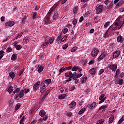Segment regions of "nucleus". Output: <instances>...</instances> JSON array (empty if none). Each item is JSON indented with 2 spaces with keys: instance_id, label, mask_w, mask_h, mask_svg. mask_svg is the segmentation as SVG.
Returning <instances> with one entry per match:
<instances>
[{
  "instance_id": "obj_1",
  "label": "nucleus",
  "mask_w": 124,
  "mask_h": 124,
  "mask_svg": "<svg viewBox=\"0 0 124 124\" xmlns=\"http://www.w3.org/2000/svg\"><path fill=\"white\" fill-rule=\"evenodd\" d=\"M124 24V18L119 16L114 22V25L110 26L108 30V32L114 34L115 31L120 30Z\"/></svg>"
},
{
  "instance_id": "obj_2",
  "label": "nucleus",
  "mask_w": 124,
  "mask_h": 124,
  "mask_svg": "<svg viewBox=\"0 0 124 124\" xmlns=\"http://www.w3.org/2000/svg\"><path fill=\"white\" fill-rule=\"evenodd\" d=\"M52 82V79L50 78L45 79L44 81H42L40 84V93H43L45 91H46V87H48L49 84H51Z\"/></svg>"
},
{
  "instance_id": "obj_3",
  "label": "nucleus",
  "mask_w": 124,
  "mask_h": 124,
  "mask_svg": "<svg viewBox=\"0 0 124 124\" xmlns=\"http://www.w3.org/2000/svg\"><path fill=\"white\" fill-rule=\"evenodd\" d=\"M99 53V50L97 48H94L91 52L92 56L93 58H96Z\"/></svg>"
},
{
  "instance_id": "obj_4",
  "label": "nucleus",
  "mask_w": 124,
  "mask_h": 124,
  "mask_svg": "<svg viewBox=\"0 0 124 124\" xmlns=\"http://www.w3.org/2000/svg\"><path fill=\"white\" fill-rule=\"evenodd\" d=\"M103 9H104V8L103 5L98 6L96 10L97 14H100L103 11Z\"/></svg>"
},
{
  "instance_id": "obj_5",
  "label": "nucleus",
  "mask_w": 124,
  "mask_h": 124,
  "mask_svg": "<svg viewBox=\"0 0 124 124\" xmlns=\"http://www.w3.org/2000/svg\"><path fill=\"white\" fill-rule=\"evenodd\" d=\"M40 87V81H37L36 83L33 86V91L34 92L37 91Z\"/></svg>"
},
{
  "instance_id": "obj_6",
  "label": "nucleus",
  "mask_w": 124,
  "mask_h": 124,
  "mask_svg": "<svg viewBox=\"0 0 124 124\" xmlns=\"http://www.w3.org/2000/svg\"><path fill=\"white\" fill-rule=\"evenodd\" d=\"M60 11H57L54 13L53 16H52L53 20H58L60 18Z\"/></svg>"
},
{
  "instance_id": "obj_7",
  "label": "nucleus",
  "mask_w": 124,
  "mask_h": 124,
  "mask_svg": "<svg viewBox=\"0 0 124 124\" xmlns=\"http://www.w3.org/2000/svg\"><path fill=\"white\" fill-rule=\"evenodd\" d=\"M50 16L47 15L44 19V22L46 25H49L51 23V20L50 19Z\"/></svg>"
},
{
  "instance_id": "obj_8",
  "label": "nucleus",
  "mask_w": 124,
  "mask_h": 124,
  "mask_svg": "<svg viewBox=\"0 0 124 124\" xmlns=\"http://www.w3.org/2000/svg\"><path fill=\"white\" fill-rule=\"evenodd\" d=\"M15 25L14 21H9L5 24V27H13Z\"/></svg>"
},
{
  "instance_id": "obj_9",
  "label": "nucleus",
  "mask_w": 124,
  "mask_h": 124,
  "mask_svg": "<svg viewBox=\"0 0 124 124\" xmlns=\"http://www.w3.org/2000/svg\"><path fill=\"white\" fill-rule=\"evenodd\" d=\"M120 55H121V51L116 50L114 52H113L112 57L113 59H116V58H118Z\"/></svg>"
},
{
  "instance_id": "obj_10",
  "label": "nucleus",
  "mask_w": 124,
  "mask_h": 124,
  "mask_svg": "<svg viewBox=\"0 0 124 124\" xmlns=\"http://www.w3.org/2000/svg\"><path fill=\"white\" fill-rule=\"evenodd\" d=\"M106 55H107V53L106 52H103L98 58V62L101 61L102 60H103V59H105V57H106Z\"/></svg>"
},
{
  "instance_id": "obj_11",
  "label": "nucleus",
  "mask_w": 124,
  "mask_h": 124,
  "mask_svg": "<svg viewBox=\"0 0 124 124\" xmlns=\"http://www.w3.org/2000/svg\"><path fill=\"white\" fill-rule=\"evenodd\" d=\"M108 68L110 69V70H112V71H116L117 70V65L116 64H111L109 66H108Z\"/></svg>"
},
{
  "instance_id": "obj_12",
  "label": "nucleus",
  "mask_w": 124,
  "mask_h": 124,
  "mask_svg": "<svg viewBox=\"0 0 124 124\" xmlns=\"http://www.w3.org/2000/svg\"><path fill=\"white\" fill-rule=\"evenodd\" d=\"M90 74L91 75H95L96 73V68H92L89 70Z\"/></svg>"
},
{
  "instance_id": "obj_13",
  "label": "nucleus",
  "mask_w": 124,
  "mask_h": 124,
  "mask_svg": "<svg viewBox=\"0 0 124 124\" xmlns=\"http://www.w3.org/2000/svg\"><path fill=\"white\" fill-rule=\"evenodd\" d=\"M124 37L122 36L121 35H119L117 37V41L119 43H123L124 42Z\"/></svg>"
},
{
  "instance_id": "obj_14",
  "label": "nucleus",
  "mask_w": 124,
  "mask_h": 124,
  "mask_svg": "<svg viewBox=\"0 0 124 124\" xmlns=\"http://www.w3.org/2000/svg\"><path fill=\"white\" fill-rule=\"evenodd\" d=\"M76 106V102L72 101L69 105V108H71L72 109H74L75 106Z\"/></svg>"
},
{
  "instance_id": "obj_15",
  "label": "nucleus",
  "mask_w": 124,
  "mask_h": 124,
  "mask_svg": "<svg viewBox=\"0 0 124 124\" xmlns=\"http://www.w3.org/2000/svg\"><path fill=\"white\" fill-rule=\"evenodd\" d=\"M24 95L25 93L24 90H21L19 93H18V97H19V98H22V97H24Z\"/></svg>"
},
{
  "instance_id": "obj_16",
  "label": "nucleus",
  "mask_w": 124,
  "mask_h": 124,
  "mask_svg": "<svg viewBox=\"0 0 124 124\" xmlns=\"http://www.w3.org/2000/svg\"><path fill=\"white\" fill-rule=\"evenodd\" d=\"M96 106V103L95 102H93L91 105L88 106L89 108L91 109V110H93V109L94 108V107Z\"/></svg>"
},
{
  "instance_id": "obj_17",
  "label": "nucleus",
  "mask_w": 124,
  "mask_h": 124,
  "mask_svg": "<svg viewBox=\"0 0 124 124\" xmlns=\"http://www.w3.org/2000/svg\"><path fill=\"white\" fill-rule=\"evenodd\" d=\"M56 9V7L55 6H53L49 11L47 15H49V16H51V15L52 14V13L54 12V10Z\"/></svg>"
},
{
  "instance_id": "obj_18",
  "label": "nucleus",
  "mask_w": 124,
  "mask_h": 124,
  "mask_svg": "<svg viewBox=\"0 0 124 124\" xmlns=\"http://www.w3.org/2000/svg\"><path fill=\"white\" fill-rule=\"evenodd\" d=\"M55 41V37H52L50 39H48V45H50V44H53L54 43V41Z\"/></svg>"
},
{
  "instance_id": "obj_19",
  "label": "nucleus",
  "mask_w": 124,
  "mask_h": 124,
  "mask_svg": "<svg viewBox=\"0 0 124 124\" xmlns=\"http://www.w3.org/2000/svg\"><path fill=\"white\" fill-rule=\"evenodd\" d=\"M46 115V112H45V110L44 109H42L39 112V115L41 117H43V116H45Z\"/></svg>"
},
{
  "instance_id": "obj_20",
  "label": "nucleus",
  "mask_w": 124,
  "mask_h": 124,
  "mask_svg": "<svg viewBox=\"0 0 124 124\" xmlns=\"http://www.w3.org/2000/svg\"><path fill=\"white\" fill-rule=\"evenodd\" d=\"M66 96V94H60L58 98H59V99H60L61 100H62V99H64V98H65Z\"/></svg>"
},
{
  "instance_id": "obj_21",
  "label": "nucleus",
  "mask_w": 124,
  "mask_h": 124,
  "mask_svg": "<svg viewBox=\"0 0 124 124\" xmlns=\"http://www.w3.org/2000/svg\"><path fill=\"white\" fill-rule=\"evenodd\" d=\"M47 44L49 45V43H48V37H46V38L45 39V43H43L42 45L44 47H46Z\"/></svg>"
},
{
  "instance_id": "obj_22",
  "label": "nucleus",
  "mask_w": 124,
  "mask_h": 124,
  "mask_svg": "<svg viewBox=\"0 0 124 124\" xmlns=\"http://www.w3.org/2000/svg\"><path fill=\"white\" fill-rule=\"evenodd\" d=\"M25 121H26V116H23L19 122V124H25Z\"/></svg>"
},
{
  "instance_id": "obj_23",
  "label": "nucleus",
  "mask_w": 124,
  "mask_h": 124,
  "mask_svg": "<svg viewBox=\"0 0 124 124\" xmlns=\"http://www.w3.org/2000/svg\"><path fill=\"white\" fill-rule=\"evenodd\" d=\"M86 109L87 108H82L78 112V115H82V114H83V113H84V112H85V111H86Z\"/></svg>"
},
{
  "instance_id": "obj_24",
  "label": "nucleus",
  "mask_w": 124,
  "mask_h": 124,
  "mask_svg": "<svg viewBox=\"0 0 124 124\" xmlns=\"http://www.w3.org/2000/svg\"><path fill=\"white\" fill-rule=\"evenodd\" d=\"M114 115H112L109 119V121H108V124H112L113 122H114Z\"/></svg>"
},
{
  "instance_id": "obj_25",
  "label": "nucleus",
  "mask_w": 124,
  "mask_h": 124,
  "mask_svg": "<svg viewBox=\"0 0 124 124\" xmlns=\"http://www.w3.org/2000/svg\"><path fill=\"white\" fill-rule=\"evenodd\" d=\"M72 71H77V70H78L79 71H82V69H80L79 67H76L74 66L72 69Z\"/></svg>"
},
{
  "instance_id": "obj_26",
  "label": "nucleus",
  "mask_w": 124,
  "mask_h": 124,
  "mask_svg": "<svg viewBox=\"0 0 124 124\" xmlns=\"http://www.w3.org/2000/svg\"><path fill=\"white\" fill-rule=\"evenodd\" d=\"M72 72H71V71H69L65 74V76L66 77H70L72 76Z\"/></svg>"
},
{
  "instance_id": "obj_27",
  "label": "nucleus",
  "mask_w": 124,
  "mask_h": 124,
  "mask_svg": "<svg viewBox=\"0 0 124 124\" xmlns=\"http://www.w3.org/2000/svg\"><path fill=\"white\" fill-rule=\"evenodd\" d=\"M12 61H16L17 60V54H14L11 58Z\"/></svg>"
},
{
  "instance_id": "obj_28",
  "label": "nucleus",
  "mask_w": 124,
  "mask_h": 124,
  "mask_svg": "<svg viewBox=\"0 0 124 124\" xmlns=\"http://www.w3.org/2000/svg\"><path fill=\"white\" fill-rule=\"evenodd\" d=\"M28 16L25 15V16L24 17V18L22 19V23H26V22H28Z\"/></svg>"
},
{
  "instance_id": "obj_29",
  "label": "nucleus",
  "mask_w": 124,
  "mask_h": 124,
  "mask_svg": "<svg viewBox=\"0 0 124 124\" xmlns=\"http://www.w3.org/2000/svg\"><path fill=\"white\" fill-rule=\"evenodd\" d=\"M10 77L12 78V79H13L14 77H15V74L13 72H11L9 73V74Z\"/></svg>"
},
{
  "instance_id": "obj_30",
  "label": "nucleus",
  "mask_w": 124,
  "mask_h": 124,
  "mask_svg": "<svg viewBox=\"0 0 124 124\" xmlns=\"http://www.w3.org/2000/svg\"><path fill=\"white\" fill-rule=\"evenodd\" d=\"M62 32H61L60 35L57 37L56 41H60V40H62Z\"/></svg>"
},
{
  "instance_id": "obj_31",
  "label": "nucleus",
  "mask_w": 124,
  "mask_h": 124,
  "mask_svg": "<svg viewBox=\"0 0 124 124\" xmlns=\"http://www.w3.org/2000/svg\"><path fill=\"white\" fill-rule=\"evenodd\" d=\"M106 108H107V106H102L99 108V111H100V110H103V111H105V109H106Z\"/></svg>"
},
{
  "instance_id": "obj_32",
  "label": "nucleus",
  "mask_w": 124,
  "mask_h": 124,
  "mask_svg": "<svg viewBox=\"0 0 124 124\" xmlns=\"http://www.w3.org/2000/svg\"><path fill=\"white\" fill-rule=\"evenodd\" d=\"M7 91L9 93H11L12 92H13V87L12 86H11L8 89Z\"/></svg>"
},
{
  "instance_id": "obj_33",
  "label": "nucleus",
  "mask_w": 124,
  "mask_h": 124,
  "mask_svg": "<svg viewBox=\"0 0 124 124\" xmlns=\"http://www.w3.org/2000/svg\"><path fill=\"white\" fill-rule=\"evenodd\" d=\"M15 47L16 50H20L21 49H22V46H21L20 45H16Z\"/></svg>"
},
{
  "instance_id": "obj_34",
  "label": "nucleus",
  "mask_w": 124,
  "mask_h": 124,
  "mask_svg": "<svg viewBox=\"0 0 124 124\" xmlns=\"http://www.w3.org/2000/svg\"><path fill=\"white\" fill-rule=\"evenodd\" d=\"M43 69H44V67H43V66H40L38 69L39 73H41V72H42V71H43Z\"/></svg>"
},
{
  "instance_id": "obj_35",
  "label": "nucleus",
  "mask_w": 124,
  "mask_h": 124,
  "mask_svg": "<svg viewBox=\"0 0 124 124\" xmlns=\"http://www.w3.org/2000/svg\"><path fill=\"white\" fill-rule=\"evenodd\" d=\"M87 79H88V78L84 77L81 80V84H83V83H86V81H87Z\"/></svg>"
},
{
  "instance_id": "obj_36",
  "label": "nucleus",
  "mask_w": 124,
  "mask_h": 124,
  "mask_svg": "<svg viewBox=\"0 0 124 124\" xmlns=\"http://www.w3.org/2000/svg\"><path fill=\"white\" fill-rule=\"evenodd\" d=\"M21 107V104L18 103L16 105L15 108V110H17L19 108Z\"/></svg>"
},
{
  "instance_id": "obj_37",
  "label": "nucleus",
  "mask_w": 124,
  "mask_h": 124,
  "mask_svg": "<svg viewBox=\"0 0 124 124\" xmlns=\"http://www.w3.org/2000/svg\"><path fill=\"white\" fill-rule=\"evenodd\" d=\"M124 116L123 115L122 117L119 120L118 122V124H122L123 122H124Z\"/></svg>"
},
{
  "instance_id": "obj_38",
  "label": "nucleus",
  "mask_w": 124,
  "mask_h": 124,
  "mask_svg": "<svg viewBox=\"0 0 124 124\" xmlns=\"http://www.w3.org/2000/svg\"><path fill=\"white\" fill-rule=\"evenodd\" d=\"M67 47H68V44H65L62 46L63 50H65L67 49Z\"/></svg>"
},
{
  "instance_id": "obj_39",
  "label": "nucleus",
  "mask_w": 124,
  "mask_h": 124,
  "mask_svg": "<svg viewBox=\"0 0 124 124\" xmlns=\"http://www.w3.org/2000/svg\"><path fill=\"white\" fill-rule=\"evenodd\" d=\"M67 31H68V29L67 28H65L62 30L61 32H63L64 34H65Z\"/></svg>"
},
{
  "instance_id": "obj_40",
  "label": "nucleus",
  "mask_w": 124,
  "mask_h": 124,
  "mask_svg": "<svg viewBox=\"0 0 124 124\" xmlns=\"http://www.w3.org/2000/svg\"><path fill=\"white\" fill-rule=\"evenodd\" d=\"M103 123H104V120L101 119L97 122V124H103Z\"/></svg>"
},
{
  "instance_id": "obj_41",
  "label": "nucleus",
  "mask_w": 124,
  "mask_h": 124,
  "mask_svg": "<svg viewBox=\"0 0 124 124\" xmlns=\"http://www.w3.org/2000/svg\"><path fill=\"white\" fill-rule=\"evenodd\" d=\"M104 96H105V94L103 93L100 95V96L99 97L100 101H101V100L103 99Z\"/></svg>"
},
{
  "instance_id": "obj_42",
  "label": "nucleus",
  "mask_w": 124,
  "mask_h": 124,
  "mask_svg": "<svg viewBox=\"0 0 124 124\" xmlns=\"http://www.w3.org/2000/svg\"><path fill=\"white\" fill-rule=\"evenodd\" d=\"M24 71H25V69L23 68L19 71V73H18V76H21V75H22V74H23V73H24Z\"/></svg>"
},
{
  "instance_id": "obj_43",
  "label": "nucleus",
  "mask_w": 124,
  "mask_h": 124,
  "mask_svg": "<svg viewBox=\"0 0 124 124\" xmlns=\"http://www.w3.org/2000/svg\"><path fill=\"white\" fill-rule=\"evenodd\" d=\"M78 48V47L77 46H75L74 47H73L72 49H71V51L73 52H75L77 49Z\"/></svg>"
},
{
  "instance_id": "obj_44",
  "label": "nucleus",
  "mask_w": 124,
  "mask_h": 124,
  "mask_svg": "<svg viewBox=\"0 0 124 124\" xmlns=\"http://www.w3.org/2000/svg\"><path fill=\"white\" fill-rule=\"evenodd\" d=\"M11 51H12V48H11V47L9 46V47L6 49V52L7 53H10Z\"/></svg>"
},
{
  "instance_id": "obj_45",
  "label": "nucleus",
  "mask_w": 124,
  "mask_h": 124,
  "mask_svg": "<svg viewBox=\"0 0 124 124\" xmlns=\"http://www.w3.org/2000/svg\"><path fill=\"white\" fill-rule=\"evenodd\" d=\"M43 121H47L48 120V116L47 115L45 114V115L43 116Z\"/></svg>"
},
{
  "instance_id": "obj_46",
  "label": "nucleus",
  "mask_w": 124,
  "mask_h": 124,
  "mask_svg": "<svg viewBox=\"0 0 124 124\" xmlns=\"http://www.w3.org/2000/svg\"><path fill=\"white\" fill-rule=\"evenodd\" d=\"M107 98V97H105L101 101L99 102V104H101V103H103L105 101V100Z\"/></svg>"
},
{
  "instance_id": "obj_47",
  "label": "nucleus",
  "mask_w": 124,
  "mask_h": 124,
  "mask_svg": "<svg viewBox=\"0 0 124 124\" xmlns=\"http://www.w3.org/2000/svg\"><path fill=\"white\" fill-rule=\"evenodd\" d=\"M109 25H110V22L108 21L107 22H106L105 25H104V27L105 28V29H106V28L107 27H108V26H109Z\"/></svg>"
},
{
  "instance_id": "obj_48",
  "label": "nucleus",
  "mask_w": 124,
  "mask_h": 124,
  "mask_svg": "<svg viewBox=\"0 0 124 124\" xmlns=\"http://www.w3.org/2000/svg\"><path fill=\"white\" fill-rule=\"evenodd\" d=\"M105 70L103 69H101L100 70V71L98 72V75H101L103 72H104Z\"/></svg>"
},
{
  "instance_id": "obj_49",
  "label": "nucleus",
  "mask_w": 124,
  "mask_h": 124,
  "mask_svg": "<svg viewBox=\"0 0 124 124\" xmlns=\"http://www.w3.org/2000/svg\"><path fill=\"white\" fill-rule=\"evenodd\" d=\"M110 2H111V0H106L104 3H105V4H106V5H107L109 4V3H110Z\"/></svg>"
},
{
  "instance_id": "obj_50",
  "label": "nucleus",
  "mask_w": 124,
  "mask_h": 124,
  "mask_svg": "<svg viewBox=\"0 0 124 124\" xmlns=\"http://www.w3.org/2000/svg\"><path fill=\"white\" fill-rule=\"evenodd\" d=\"M37 16V13H36V12L33 13V16H32L33 19H35L36 18Z\"/></svg>"
},
{
  "instance_id": "obj_51",
  "label": "nucleus",
  "mask_w": 124,
  "mask_h": 124,
  "mask_svg": "<svg viewBox=\"0 0 124 124\" xmlns=\"http://www.w3.org/2000/svg\"><path fill=\"white\" fill-rule=\"evenodd\" d=\"M114 4H113V2H111L108 5V9H110V8H112V7H113Z\"/></svg>"
},
{
  "instance_id": "obj_52",
  "label": "nucleus",
  "mask_w": 124,
  "mask_h": 124,
  "mask_svg": "<svg viewBox=\"0 0 124 124\" xmlns=\"http://www.w3.org/2000/svg\"><path fill=\"white\" fill-rule=\"evenodd\" d=\"M64 71H65V68L64 67H62L59 69V72H63Z\"/></svg>"
},
{
  "instance_id": "obj_53",
  "label": "nucleus",
  "mask_w": 124,
  "mask_h": 124,
  "mask_svg": "<svg viewBox=\"0 0 124 124\" xmlns=\"http://www.w3.org/2000/svg\"><path fill=\"white\" fill-rule=\"evenodd\" d=\"M66 38H67V36H65L64 37H63L62 39H61V42H64L66 40Z\"/></svg>"
},
{
  "instance_id": "obj_54",
  "label": "nucleus",
  "mask_w": 124,
  "mask_h": 124,
  "mask_svg": "<svg viewBox=\"0 0 124 124\" xmlns=\"http://www.w3.org/2000/svg\"><path fill=\"white\" fill-rule=\"evenodd\" d=\"M46 96L44 95H43V97L42 98V99L40 100V102L41 103H42V102H43V101H44V100H45V98H46Z\"/></svg>"
},
{
  "instance_id": "obj_55",
  "label": "nucleus",
  "mask_w": 124,
  "mask_h": 124,
  "mask_svg": "<svg viewBox=\"0 0 124 124\" xmlns=\"http://www.w3.org/2000/svg\"><path fill=\"white\" fill-rule=\"evenodd\" d=\"M66 1H67V0H60V2H61V4H64Z\"/></svg>"
},
{
  "instance_id": "obj_56",
  "label": "nucleus",
  "mask_w": 124,
  "mask_h": 124,
  "mask_svg": "<svg viewBox=\"0 0 124 124\" xmlns=\"http://www.w3.org/2000/svg\"><path fill=\"white\" fill-rule=\"evenodd\" d=\"M24 91V93H28L30 92V89L24 88L23 90Z\"/></svg>"
},
{
  "instance_id": "obj_57",
  "label": "nucleus",
  "mask_w": 124,
  "mask_h": 124,
  "mask_svg": "<svg viewBox=\"0 0 124 124\" xmlns=\"http://www.w3.org/2000/svg\"><path fill=\"white\" fill-rule=\"evenodd\" d=\"M119 85L121 86L124 84V79H121L119 80Z\"/></svg>"
},
{
  "instance_id": "obj_58",
  "label": "nucleus",
  "mask_w": 124,
  "mask_h": 124,
  "mask_svg": "<svg viewBox=\"0 0 124 124\" xmlns=\"http://www.w3.org/2000/svg\"><path fill=\"white\" fill-rule=\"evenodd\" d=\"M74 90H75V86L74 85H73L70 88V92H72V91Z\"/></svg>"
},
{
  "instance_id": "obj_59",
  "label": "nucleus",
  "mask_w": 124,
  "mask_h": 124,
  "mask_svg": "<svg viewBox=\"0 0 124 124\" xmlns=\"http://www.w3.org/2000/svg\"><path fill=\"white\" fill-rule=\"evenodd\" d=\"M23 35V33H20L18 34L17 36H16V39L17 38H20L21 37V36H22V35Z\"/></svg>"
},
{
  "instance_id": "obj_60",
  "label": "nucleus",
  "mask_w": 124,
  "mask_h": 124,
  "mask_svg": "<svg viewBox=\"0 0 124 124\" xmlns=\"http://www.w3.org/2000/svg\"><path fill=\"white\" fill-rule=\"evenodd\" d=\"M119 74H120V69H117L116 71V76H119Z\"/></svg>"
},
{
  "instance_id": "obj_61",
  "label": "nucleus",
  "mask_w": 124,
  "mask_h": 124,
  "mask_svg": "<svg viewBox=\"0 0 124 124\" xmlns=\"http://www.w3.org/2000/svg\"><path fill=\"white\" fill-rule=\"evenodd\" d=\"M9 106H12L13 105V100H10L9 102Z\"/></svg>"
},
{
  "instance_id": "obj_62",
  "label": "nucleus",
  "mask_w": 124,
  "mask_h": 124,
  "mask_svg": "<svg viewBox=\"0 0 124 124\" xmlns=\"http://www.w3.org/2000/svg\"><path fill=\"white\" fill-rule=\"evenodd\" d=\"M73 24L74 26H75V25L77 24V19H74V20L73 21Z\"/></svg>"
},
{
  "instance_id": "obj_63",
  "label": "nucleus",
  "mask_w": 124,
  "mask_h": 124,
  "mask_svg": "<svg viewBox=\"0 0 124 124\" xmlns=\"http://www.w3.org/2000/svg\"><path fill=\"white\" fill-rule=\"evenodd\" d=\"M119 6H122V5L119 2H118L115 6V8H118Z\"/></svg>"
},
{
  "instance_id": "obj_64",
  "label": "nucleus",
  "mask_w": 124,
  "mask_h": 124,
  "mask_svg": "<svg viewBox=\"0 0 124 124\" xmlns=\"http://www.w3.org/2000/svg\"><path fill=\"white\" fill-rule=\"evenodd\" d=\"M90 15V12H87L86 13H85V17H88V16H89Z\"/></svg>"
}]
</instances>
